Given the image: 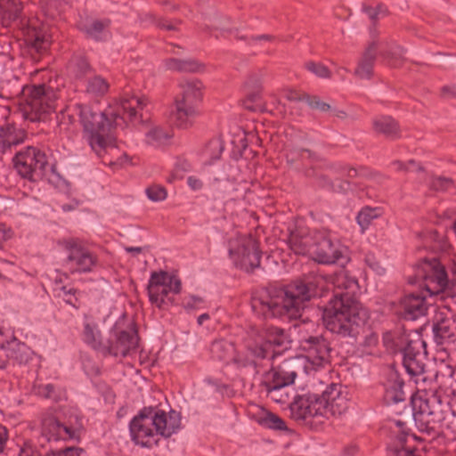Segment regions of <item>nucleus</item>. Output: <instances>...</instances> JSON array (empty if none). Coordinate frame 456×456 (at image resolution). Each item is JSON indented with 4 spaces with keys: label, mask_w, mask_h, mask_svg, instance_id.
I'll return each mask as SVG.
<instances>
[{
    "label": "nucleus",
    "mask_w": 456,
    "mask_h": 456,
    "mask_svg": "<svg viewBox=\"0 0 456 456\" xmlns=\"http://www.w3.org/2000/svg\"><path fill=\"white\" fill-rule=\"evenodd\" d=\"M88 69V63L82 56L74 57L69 64V71L77 77H80L82 75L86 74Z\"/></svg>",
    "instance_id": "58836bf2"
},
{
    "label": "nucleus",
    "mask_w": 456,
    "mask_h": 456,
    "mask_svg": "<svg viewBox=\"0 0 456 456\" xmlns=\"http://www.w3.org/2000/svg\"><path fill=\"white\" fill-rule=\"evenodd\" d=\"M144 100L134 96H124L111 103L104 112L94 111L90 106L77 104L75 110L84 128V137L93 151L99 153L113 142L111 129L125 127L137 117L138 109Z\"/></svg>",
    "instance_id": "f257e3e1"
},
{
    "label": "nucleus",
    "mask_w": 456,
    "mask_h": 456,
    "mask_svg": "<svg viewBox=\"0 0 456 456\" xmlns=\"http://www.w3.org/2000/svg\"><path fill=\"white\" fill-rule=\"evenodd\" d=\"M365 261L368 266L371 268L377 274L383 275L385 273L386 269L380 265V263L373 255H368Z\"/></svg>",
    "instance_id": "3c124183"
},
{
    "label": "nucleus",
    "mask_w": 456,
    "mask_h": 456,
    "mask_svg": "<svg viewBox=\"0 0 456 456\" xmlns=\"http://www.w3.org/2000/svg\"><path fill=\"white\" fill-rule=\"evenodd\" d=\"M145 192L148 199L154 202L163 201L167 197V190L159 184L149 186Z\"/></svg>",
    "instance_id": "a19ab883"
},
{
    "label": "nucleus",
    "mask_w": 456,
    "mask_h": 456,
    "mask_svg": "<svg viewBox=\"0 0 456 456\" xmlns=\"http://www.w3.org/2000/svg\"><path fill=\"white\" fill-rule=\"evenodd\" d=\"M31 355L32 351L29 347L0 329V369L4 368L9 362L26 363Z\"/></svg>",
    "instance_id": "2eb2a0df"
},
{
    "label": "nucleus",
    "mask_w": 456,
    "mask_h": 456,
    "mask_svg": "<svg viewBox=\"0 0 456 456\" xmlns=\"http://www.w3.org/2000/svg\"><path fill=\"white\" fill-rule=\"evenodd\" d=\"M429 305L426 295L410 294L400 300L396 313L406 319L416 320L426 314Z\"/></svg>",
    "instance_id": "6ab92c4d"
},
{
    "label": "nucleus",
    "mask_w": 456,
    "mask_h": 456,
    "mask_svg": "<svg viewBox=\"0 0 456 456\" xmlns=\"http://www.w3.org/2000/svg\"><path fill=\"white\" fill-rule=\"evenodd\" d=\"M416 338H411L407 334H402L394 337L387 334L384 337V343L387 348L401 351L403 354V362L407 372L411 375H419L424 371L425 343L415 335Z\"/></svg>",
    "instance_id": "423d86ee"
},
{
    "label": "nucleus",
    "mask_w": 456,
    "mask_h": 456,
    "mask_svg": "<svg viewBox=\"0 0 456 456\" xmlns=\"http://www.w3.org/2000/svg\"><path fill=\"white\" fill-rule=\"evenodd\" d=\"M229 255L233 263L246 271L260 264V251L256 240L249 235H239L229 241Z\"/></svg>",
    "instance_id": "9b49d317"
},
{
    "label": "nucleus",
    "mask_w": 456,
    "mask_h": 456,
    "mask_svg": "<svg viewBox=\"0 0 456 456\" xmlns=\"http://www.w3.org/2000/svg\"><path fill=\"white\" fill-rule=\"evenodd\" d=\"M329 285L335 289V298L323 310V322L334 333L354 336L368 318L366 309L353 297L358 289L357 281L341 269Z\"/></svg>",
    "instance_id": "f03ea898"
},
{
    "label": "nucleus",
    "mask_w": 456,
    "mask_h": 456,
    "mask_svg": "<svg viewBox=\"0 0 456 456\" xmlns=\"http://www.w3.org/2000/svg\"><path fill=\"white\" fill-rule=\"evenodd\" d=\"M19 456H38L30 447H24L20 450Z\"/></svg>",
    "instance_id": "338daca9"
},
{
    "label": "nucleus",
    "mask_w": 456,
    "mask_h": 456,
    "mask_svg": "<svg viewBox=\"0 0 456 456\" xmlns=\"http://www.w3.org/2000/svg\"><path fill=\"white\" fill-rule=\"evenodd\" d=\"M129 428L136 444L151 448L160 437H169L181 428V416L175 411L144 408L131 420Z\"/></svg>",
    "instance_id": "7ed1b4c3"
},
{
    "label": "nucleus",
    "mask_w": 456,
    "mask_h": 456,
    "mask_svg": "<svg viewBox=\"0 0 456 456\" xmlns=\"http://www.w3.org/2000/svg\"><path fill=\"white\" fill-rule=\"evenodd\" d=\"M68 5V0H41L42 12L46 18L53 20L61 19Z\"/></svg>",
    "instance_id": "bb28decb"
},
{
    "label": "nucleus",
    "mask_w": 456,
    "mask_h": 456,
    "mask_svg": "<svg viewBox=\"0 0 456 456\" xmlns=\"http://www.w3.org/2000/svg\"><path fill=\"white\" fill-rule=\"evenodd\" d=\"M53 391V386L51 384H46L42 387V391H39L38 393L45 397H51Z\"/></svg>",
    "instance_id": "0e129e2a"
},
{
    "label": "nucleus",
    "mask_w": 456,
    "mask_h": 456,
    "mask_svg": "<svg viewBox=\"0 0 456 456\" xmlns=\"http://www.w3.org/2000/svg\"><path fill=\"white\" fill-rule=\"evenodd\" d=\"M164 65L167 69L178 72H195L201 69V64L191 58H168L165 61Z\"/></svg>",
    "instance_id": "393cba45"
},
{
    "label": "nucleus",
    "mask_w": 456,
    "mask_h": 456,
    "mask_svg": "<svg viewBox=\"0 0 456 456\" xmlns=\"http://www.w3.org/2000/svg\"><path fill=\"white\" fill-rule=\"evenodd\" d=\"M175 168L183 172H187L191 169V164L186 159H178L175 163Z\"/></svg>",
    "instance_id": "13d9d810"
},
{
    "label": "nucleus",
    "mask_w": 456,
    "mask_h": 456,
    "mask_svg": "<svg viewBox=\"0 0 456 456\" xmlns=\"http://www.w3.org/2000/svg\"><path fill=\"white\" fill-rule=\"evenodd\" d=\"M349 260L348 248L330 234L324 232L315 233V263L344 265Z\"/></svg>",
    "instance_id": "f8f14e48"
},
{
    "label": "nucleus",
    "mask_w": 456,
    "mask_h": 456,
    "mask_svg": "<svg viewBox=\"0 0 456 456\" xmlns=\"http://www.w3.org/2000/svg\"><path fill=\"white\" fill-rule=\"evenodd\" d=\"M413 409L415 411L418 410L416 414L420 416H429L433 414V411L429 405V402L428 400H424L421 397L414 398L412 401Z\"/></svg>",
    "instance_id": "09e8293b"
},
{
    "label": "nucleus",
    "mask_w": 456,
    "mask_h": 456,
    "mask_svg": "<svg viewBox=\"0 0 456 456\" xmlns=\"http://www.w3.org/2000/svg\"><path fill=\"white\" fill-rule=\"evenodd\" d=\"M0 149L2 151L8 150L7 125L0 127Z\"/></svg>",
    "instance_id": "6e6d98bb"
},
{
    "label": "nucleus",
    "mask_w": 456,
    "mask_h": 456,
    "mask_svg": "<svg viewBox=\"0 0 456 456\" xmlns=\"http://www.w3.org/2000/svg\"><path fill=\"white\" fill-rule=\"evenodd\" d=\"M87 32V37L94 39V40H101L102 39V34L103 32H106V30H96V29H94V30H86Z\"/></svg>",
    "instance_id": "69168bd1"
},
{
    "label": "nucleus",
    "mask_w": 456,
    "mask_h": 456,
    "mask_svg": "<svg viewBox=\"0 0 456 456\" xmlns=\"http://www.w3.org/2000/svg\"><path fill=\"white\" fill-rule=\"evenodd\" d=\"M416 278L423 281L426 293L429 296L447 292L451 283L456 282V264L452 267L453 278L449 280L447 273L436 259H424L416 267Z\"/></svg>",
    "instance_id": "6e6552de"
},
{
    "label": "nucleus",
    "mask_w": 456,
    "mask_h": 456,
    "mask_svg": "<svg viewBox=\"0 0 456 456\" xmlns=\"http://www.w3.org/2000/svg\"><path fill=\"white\" fill-rule=\"evenodd\" d=\"M315 110L329 113L330 116H336L339 118H344L346 116L343 110H338L335 107L331 106L330 103L318 101L316 98H315Z\"/></svg>",
    "instance_id": "de8ad7c7"
},
{
    "label": "nucleus",
    "mask_w": 456,
    "mask_h": 456,
    "mask_svg": "<svg viewBox=\"0 0 456 456\" xmlns=\"http://www.w3.org/2000/svg\"><path fill=\"white\" fill-rule=\"evenodd\" d=\"M346 409V400L340 395L337 385L331 384L322 392L320 398L315 399V418L341 414Z\"/></svg>",
    "instance_id": "dca6fc26"
},
{
    "label": "nucleus",
    "mask_w": 456,
    "mask_h": 456,
    "mask_svg": "<svg viewBox=\"0 0 456 456\" xmlns=\"http://www.w3.org/2000/svg\"><path fill=\"white\" fill-rule=\"evenodd\" d=\"M362 11L368 16L373 25H376L378 20L383 19L387 15L386 7L383 4H379L376 7H372L363 4L362 6Z\"/></svg>",
    "instance_id": "4c0bfd02"
},
{
    "label": "nucleus",
    "mask_w": 456,
    "mask_h": 456,
    "mask_svg": "<svg viewBox=\"0 0 456 456\" xmlns=\"http://www.w3.org/2000/svg\"><path fill=\"white\" fill-rule=\"evenodd\" d=\"M310 285L311 281H296L277 291L266 301L253 299L252 309L265 318H302L306 303L311 299Z\"/></svg>",
    "instance_id": "20e7f679"
},
{
    "label": "nucleus",
    "mask_w": 456,
    "mask_h": 456,
    "mask_svg": "<svg viewBox=\"0 0 456 456\" xmlns=\"http://www.w3.org/2000/svg\"><path fill=\"white\" fill-rule=\"evenodd\" d=\"M54 292L56 296L62 298L67 304L77 307V290L72 288H67L59 282L55 283Z\"/></svg>",
    "instance_id": "473e14b6"
},
{
    "label": "nucleus",
    "mask_w": 456,
    "mask_h": 456,
    "mask_svg": "<svg viewBox=\"0 0 456 456\" xmlns=\"http://www.w3.org/2000/svg\"><path fill=\"white\" fill-rule=\"evenodd\" d=\"M96 265V257L87 249L73 247L69 254L66 265L72 273H88Z\"/></svg>",
    "instance_id": "aec40b11"
},
{
    "label": "nucleus",
    "mask_w": 456,
    "mask_h": 456,
    "mask_svg": "<svg viewBox=\"0 0 456 456\" xmlns=\"http://www.w3.org/2000/svg\"><path fill=\"white\" fill-rule=\"evenodd\" d=\"M170 137L169 131L158 126H151L146 133V142L156 147L165 144Z\"/></svg>",
    "instance_id": "7c9ffc66"
},
{
    "label": "nucleus",
    "mask_w": 456,
    "mask_h": 456,
    "mask_svg": "<svg viewBox=\"0 0 456 456\" xmlns=\"http://www.w3.org/2000/svg\"><path fill=\"white\" fill-rule=\"evenodd\" d=\"M42 434L49 441L76 439L78 436V428L61 424L55 419L49 418L43 420Z\"/></svg>",
    "instance_id": "412c9836"
},
{
    "label": "nucleus",
    "mask_w": 456,
    "mask_h": 456,
    "mask_svg": "<svg viewBox=\"0 0 456 456\" xmlns=\"http://www.w3.org/2000/svg\"><path fill=\"white\" fill-rule=\"evenodd\" d=\"M435 336L440 339L442 343L444 340L448 339L452 337L450 323L448 321H443L441 322H437L434 325L433 328Z\"/></svg>",
    "instance_id": "a18cd8bd"
},
{
    "label": "nucleus",
    "mask_w": 456,
    "mask_h": 456,
    "mask_svg": "<svg viewBox=\"0 0 456 456\" xmlns=\"http://www.w3.org/2000/svg\"><path fill=\"white\" fill-rule=\"evenodd\" d=\"M258 422L261 425L267 427L269 428H273L277 430L287 429L285 421L279 416L269 411H263L261 416L258 419Z\"/></svg>",
    "instance_id": "2f4dec72"
},
{
    "label": "nucleus",
    "mask_w": 456,
    "mask_h": 456,
    "mask_svg": "<svg viewBox=\"0 0 456 456\" xmlns=\"http://www.w3.org/2000/svg\"><path fill=\"white\" fill-rule=\"evenodd\" d=\"M224 151V145L219 138L211 140L208 145L202 150L201 161L203 164H210L213 160L220 158Z\"/></svg>",
    "instance_id": "c756f323"
},
{
    "label": "nucleus",
    "mask_w": 456,
    "mask_h": 456,
    "mask_svg": "<svg viewBox=\"0 0 456 456\" xmlns=\"http://www.w3.org/2000/svg\"><path fill=\"white\" fill-rule=\"evenodd\" d=\"M313 406V395L310 391L305 392V387H301L289 406L292 419L302 424L312 425L314 419Z\"/></svg>",
    "instance_id": "a211bd4d"
},
{
    "label": "nucleus",
    "mask_w": 456,
    "mask_h": 456,
    "mask_svg": "<svg viewBox=\"0 0 456 456\" xmlns=\"http://www.w3.org/2000/svg\"><path fill=\"white\" fill-rule=\"evenodd\" d=\"M183 306L189 310H200L205 305L204 300L196 296H189L183 300Z\"/></svg>",
    "instance_id": "8fccbe9b"
},
{
    "label": "nucleus",
    "mask_w": 456,
    "mask_h": 456,
    "mask_svg": "<svg viewBox=\"0 0 456 456\" xmlns=\"http://www.w3.org/2000/svg\"><path fill=\"white\" fill-rule=\"evenodd\" d=\"M12 237V231L5 226H0V240H7Z\"/></svg>",
    "instance_id": "e2e57ef3"
},
{
    "label": "nucleus",
    "mask_w": 456,
    "mask_h": 456,
    "mask_svg": "<svg viewBox=\"0 0 456 456\" xmlns=\"http://www.w3.org/2000/svg\"><path fill=\"white\" fill-rule=\"evenodd\" d=\"M243 105L246 109L253 111L262 110L263 103L260 94L258 92L249 94L243 102Z\"/></svg>",
    "instance_id": "49530a36"
},
{
    "label": "nucleus",
    "mask_w": 456,
    "mask_h": 456,
    "mask_svg": "<svg viewBox=\"0 0 456 456\" xmlns=\"http://www.w3.org/2000/svg\"><path fill=\"white\" fill-rule=\"evenodd\" d=\"M452 184V181L447 178L436 177L432 182V187L436 191L447 190Z\"/></svg>",
    "instance_id": "864d4df0"
},
{
    "label": "nucleus",
    "mask_w": 456,
    "mask_h": 456,
    "mask_svg": "<svg viewBox=\"0 0 456 456\" xmlns=\"http://www.w3.org/2000/svg\"><path fill=\"white\" fill-rule=\"evenodd\" d=\"M46 42L44 39L40 38L39 35H35V40L32 43L33 47H35L37 50L45 49Z\"/></svg>",
    "instance_id": "052dcab7"
},
{
    "label": "nucleus",
    "mask_w": 456,
    "mask_h": 456,
    "mask_svg": "<svg viewBox=\"0 0 456 456\" xmlns=\"http://www.w3.org/2000/svg\"><path fill=\"white\" fill-rule=\"evenodd\" d=\"M269 101L272 104H273L278 110V112L282 113L284 111V103L281 102V100L278 98L275 94H272L269 95Z\"/></svg>",
    "instance_id": "4d7b16f0"
},
{
    "label": "nucleus",
    "mask_w": 456,
    "mask_h": 456,
    "mask_svg": "<svg viewBox=\"0 0 456 456\" xmlns=\"http://www.w3.org/2000/svg\"><path fill=\"white\" fill-rule=\"evenodd\" d=\"M444 93L451 94V95L456 97V86H453V87H444Z\"/></svg>",
    "instance_id": "774afa93"
},
{
    "label": "nucleus",
    "mask_w": 456,
    "mask_h": 456,
    "mask_svg": "<svg viewBox=\"0 0 456 456\" xmlns=\"http://www.w3.org/2000/svg\"><path fill=\"white\" fill-rule=\"evenodd\" d=\"M395 383L392 387H389L387 391V396L394 402H401L403 401V383L402 380H400L396 375L395 374Z\"/></svg>",
    "instance_id": "c03bdc74"
},
{
    "label": "nucleus",
    "mask_w": 456,
    "mask_h": 456,
    "mask_svg": "<svg viewBox=\"0 0 456 456\" xmlns=\"http://www.w3.org/2000/svg\"><path fill=\"white\" fill-rule=\"evenodd\" d=\"M20 11L18 0H0V22L3 28H9L19 18Z\"/></svg>",
    "instance_id": "b1692460"
},
{
    "label": "nucleus",
    "mask_w": 456,
    "mask_h": 456,
    "mask_svg": "<svg viewBox=\"0 0 456 456\" xmlns=\"http://www.w3.org/2000/svg\"><path fill=\"white\" fill-rule=\"evenodd\" d=\"M375 58L376 47L372 45L366 50L355 69L354 73L359 78L367 79L370 77Z\"/></svg>",
    "instance_id": "a878e982"
},
{
    "label": "nucleus",
    "mask_w": 456,
    "mask_h": 456,
    "mask_svg": "<svg viewBox=\"0 0 456 456\" xmlns=\"http://www.w3.org/2000/svg\"><path fill=\"white\" fill-rule=\"evenodd\" d=\"M181 291V280L168 272H153L148 283L150 301L156 307L164 309L172 304L174 296Z\"/></svg>",
    "instance_id": "1a4fd4ad"
},
{
    "label": "nucleus",
    "mask_w": 456,
    "mask_h": 456,
    "mask_svg": "<svg viewBox=\"0 0 456 456\" xmlns=\"http://www.w3.org/2000/svg\"><path fill=\"white\" fill-rule=\"evenodd\" d=\"M54 89L52 83L47 88L44 86L23 87L18 102L22 117L34 122L39 120L43 114L53 110L56 100L61 97V95H57Z\"/></svg>",
    "instance_id": "39448f33"
},
{
    "label": "nucleus",
    "mask_w": 456,
    "mask_h": 456,
    "mask_svg": "<svg viewBox=\"0 0 456 456\" xmlns=\"http://www.w3.org/2000/svg\"><path fill=\"white\" fill-rule=\"evenodd\" d=\"M376 131L393 135L396 133V123L390 117H380L375 119Z\"/></svg>",
    "instance_id": "e433bc0d"
},
{
    "label": "nucleus",
    "mask_w": 456,
    "mask_h": 456,
    "mask_svg": "<svg viewBox=\"0 0 456 456\" xmlns=\"http://www.w3.org/2000/svg\"><path fill=\"white\" fill-rule=\"evenodd\" d=\"M286 341L287 337L281 330L272 328L265 335H259L249 350L256 358L273 359L281 353L279 347L287 348Z\"/></svg>",
    "instance_id": "4468645a"
},
{
    "label": "nucleus",
    "mask_w": 456,
    "mask_h": 456,
    "mask_svg": "<svg viewBox=\"0 0 456 456\" xmlns=\"http://www.w3.org/2000/svg\"><path fill=\"white\" fill-rule=\"evenodd\" d=\"M8 149L24 141L25 132L13 125H7Z\"/></svg>",
    "instance_id": "ea45409f"
},
{
    "label": "nucleus",
    "mask_w": 456,
    "mask_h": 456,
    "mask_svg": "<svg viewBox=\"0 0 456 456\" xmlns=\"http://www.w3.org/2000/svg\"><path fill=\"white\" fill-rule=\"evenodd\" d=\"M357 175V171L354 168L343 169L339 174V177L335 173H318L315 174V179L321 186L325 188L332 189L338 192H346L350 188V183L347 181H342V177L346 175L348 177H354Z\"/></svg>",
    "instance_id": "4be33fe9"
},
{
    "label": "nucleus",
    "mask_w": 456,
    "mask_h": 456,
    "mask_svg": "<svg viewBox=\"0 0 456 456\" xmlns=\"http://www.w3.org/2000/svg\"><path fill=\"white\" fill-rule=\"evenodd\" d=\"M57 122L61 131L68 132L71 130L72 126L75 124V118L70 113L69 109H66L57 115Z\"/></svg>",
    "instance_id": "79ce46f5"
},
{
    "label": "nucleus",
    "mask_w": 456,
    "mask_h": 456,
    "mask_svg": "<svg viewBox=\"0 0 456 456\" xmlns=\"http://www.w3.org/2000/svg\"><path fill=\"white\" fill-rule=\"evenodd\" d=\"M211 352L215 357L220 360H226L233 352V346L229 342L216 341L211 346Z\"/></svg>",
    "instance_id": "c9c22d12"
},
{
    "label": "nucleus",
    "mask_w": 456,
    "mask_h": 456,
    "mask_svg": "<svg viewBox=\"0 0 456 456\" xmlns=\"http://www.w3.org/2000/svg\"><path fill=\"white\" fill-rule=\"evenodd\" d=\"M14 167L20 176L33 179L35 175H41L47 158L45 152L34 147L20 151L13 159Z\"/></svg>",
    "instance_id": "ddd939ff"
},
{
    "label": "nucleus",
    "mask_w": 456,
    "mask_h": 456,
    "mask_svg": "<svg viewBox=\"0 0 456 456\" xmlns=\"http://www.w3.org/2000/svg\"><path fill=\"white\" fill-rule=\"evenodd\" d=\"M187 185L191 190L198 191L203 188V182L195 175H190L187 177Z\"/></svg>",
    "instance_id": "5fc2aeb1"
},
{
    "label": "nucleus",
    "mask_w": 456,
    "mask_h": 456,
    "mask_svg": "<svg viewBox=\"0 0 456 456\" xmlns=\"http://www.w3.org/2000/svg\"><path fill=\"white\" fill-rule=\"evenodd\" d=\"M140 19V27H155L156 28H175L173 24L168 23L167 21L158 19L152 14L145 13L139 16Z\"/></svg>",
    "instance_id": "72a5a7b5"
},
{
    "label": "nucleus",
    "mask_w": 456,
    "mask_h": 456,
    "mask_svg": "<svg viewBox=\"0 0 456 456\" xmlns=\"http://www.w3.org/2000/svg\"><path fill=\"white\" fill-rule=\"evenodd\" d=\"M137 344L138 338L134 328L118 330L117 324L109 341L108 351L114 356H126L136 348Z\"/></svg>",
    "instance_id": "f3484780"
},
{
    "label": "nucleus",
    "mask_w": 456,
    "mask_h": 456,
    "mask_svg": "<svg viewBox=\"0 0 456 456\" xmlns=\"http://www.w3.org/2000/svg\"><path fill=\"white\" fill-rule=\"evenodd\" d=\"M83 341L94 349H100L102 346V333L94 320L86 315L83 322Z\"/></svg>",
    "instance_id": "5701e85b"
},
{
    "label": "nucleus",
    "mask_w": 456,
    "mask_h": 456,
    "mask_svg": "<svg viewBox=\"0 0 456 456\" xmlns=\"http://www.w3.org/2000/svg\"><path fill=\"white\" fill-rule=\"evenodd\" d=\"M6 439H7L6 428L0 425V452H2L4 450Z\"/></svg>",
    "instance_id": "680f3d73"
},
{
    "label": "nucleus",
    "mask_w": 456,
    "mask_h": 456,
    "mask_svg": "<svg viewBox=\"0 0 456 456\" xmlns=\"http://www.w3.org/2000/svg\"><path fill=\"white\" fill-rule=\"evenodd\" d=\"M201 83L197 80L186 81L182 85V97L175 102L171 121L177 126L186 128L191 125L198 114L196 103L201 97Z\"/></svg>",
    "instance_id": "9d476101"
},
{
    "label": "nucleus",
    "mask_w": 456,
    "mask_h": 456,
    "mask_svg": "<svg viewBox=\"0 0 456 456\" xmlns=\"http://www.w3.org/2000/svg\"><path fill=\"white\" fill-rule=\"evenodd\" d=\"M81 452V449L68 447L62 451H53L49 453V456H80Z\"/></svg>",
    "instance_id": "603ef678"
},
{
    "label": "nucleus",
    "mask_w": 456,
    "mask_h": 456,
    "mask_svg": "<svg viewBox=\"0 0 456 456\" xmlns=\"http://www.w3.org/2000/svg\"><path fill=\"white\" fill-rule=\"evenodd\" d=\"M110 88L109 82L102 76L94 75L86 81V93L90 97H102L107 94Z\"/></svg>",
    "instance_id": "cd10ccee"
},
{
    "label": "nucleus",
    "mask_w": 456,
    "mask_h": 456,
    "mask_svg": "<svg viewBox=\"0 0 456 456\" xmlns=\"http://www.w3.org/2000/svg\"><path fill=\"white\" fill-rule=\"evenodd\" d=\"M315 75H317V76H319L321 77H330V71L323 65H315Z\"/></svg>",
    "instance_id": "bf43d9fd"
},
{
    "label": "nucleus",
    "mask_w": 456,
    "mask_h": 456,
    "mask_svg": "<svg viewBox=\"0 0 456 456\" xmlns=\"http://www.w3.org/2000/svg\"><path fill=\"white\" fill-rule=\"evenodd\" d=\"M314 370V362L306 356H298L294 360L286 361L272 373V381L268 385L270 397L280 403H284V398H277L275 394L281 388L292 383L297 376L310 377Z\"/></svg>",
    "instance_id": "0eeeda50"
},
{
    "label": "nucleus",
    "mask_w": 456,
    "mask_h": 456,
    "mask_svg": "<svg viewBox=\"0 0 456 456\" xmlns=\"http://www.w3.org/2000/svg\"><path fill=\"white\" fill-rule=\"evenodd\" d=\"M110 26L108 18L98 19L89 14L86 11L79 13V20L77 28H107Z\"/></svg>",
    "instance_id": "c85d7f7f"
},
{
    "label": "nucleus",
    "mask_w": 456,
    "mask_h": 456,
    "mask_svg": "<svg viewBox=\"0 0 456 456\" xmlns=\"http://www.w3.org/2000/svg\"><path fill=\"white\" fill-rule=\"evenodd\" d=\"M320 351V355L315 354V371L317 370V366L321 365L323 368L330 367V356L329 350L323 343H317L315 341V352Z\"/></svg>",
    "instance_id": "37998d69"
},
{
    "label": "nucleus",
    "mask_w": 456,
    "mask_h": 456,
    "mask_svg": "<svg viewBox=\"0 0 456 456\" xmlns=\"http://www.w3.org/2000/svg\"><path fill=\"white\" fill-rule=\"evenodd\" d=\"M380 214L381 211L379 208H365L358 214L357 223L362 230L364 231L374 219L380 216Z\"/></svg>",
    "instance_id": "f704fd0d"
}]
</instances>
